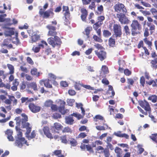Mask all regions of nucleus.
Here are the masks:
<instances>
[{"label":"nucleus","instance_id":"obj_9","mask_svg":"<svg viewBox=\"0 0 157 157\" xmlns=\"http://www.w3.org/2000/svg\"><path fill=\"white\" fill-rule=\"evenodd\" d=\"M115 11L118 13H120L121 12L123 13H125L126 11V10L124 8V5L121 3H118L116 4L114 6Z\"/></svg>","mask_w":157,"mask_h":157},{"label":"nucleus","instance_id":"obj_34","mask_svg":"<svg viewBox=\"0 0 157 157\" xmlns=\"http://www.w3.org/2000/svg\"><path fill=\"white\" fill-rule=\"evenodd\" d=\"M144 42L146 44H147L148 45L149 49L151 50V46L152 45V42L151 41L148 40H147V38H146L144 39Z\"/></svg>","mask_w":157,"mask_h":157},{"label":"nucleus","instance_id":"obj_58","mask_svg":"<svg viewBox=\"0 0 157 157\" xmlns=\"http://www.w3.org/2000/svg\"><path fill=\"white\" fill-rule=\"evenodd\" d=\"M106 147L107 148H108V149L109 148H110L111 150H113L114 149V147L113 145L110 143H108L107 144Z\"/></svg>","mask_w":157,"mask_h":157},{"label":"nucleus","instance_id":"obj_41","mask_svg":"<svg viewBox=\"0 0 157 157\" xmlns=\"http://www.w3.org/2000/svg\"><path fill=\"white\" fill-rule=\"evenodd\" d=\"M17 132V138H23L22 137V132L21 131V130L19 128H17V129H16Z\"/></svg>","mask_w":157,"mask_h":157},{"label":"nucleus","instance_id":"obj_61","mask_svg":"<svg viewBox=\"0 0 157 157\" xmlns=\"http://www.w3.org/2000/svg\"><path fill=\"white\" fill-rule=\"evenodd\" d=\"M151 12L152 14L154 16L156 15L157 14V10L154 8H152L151 10Z\"/></svg>","mask_w":157,"mask_h":157},{"label":"nucleus","instance_id":"obj_29","mask_svg":"<svg viewBox=\"0 0 157 157\" xmlns=\"http://www.w3.org/2000/svg\"><path fill=\"white\" fill-rule=\"evenodd\" d=\"M62 132L63 133H72V130L70 128L67 126L64 128Z\"/></svg>","mask_w":157,"mask_h":157},{"label":"nucleus","instance_id":"obj_19","mask_svg":"<svg viewBox=\"0 0 157 157\" xmlns=\"http://www.w3.org/2000/svg\"><path fill=\"white\" fill-rule=\"evenodd\" d=\"M43 131L44 134L48 138L52 139L53 137L52 134L50 133L49 128L48 127H44L43 128Z\"/></svg>","mask_w":157,"mask_h":157},{"label":"nucleus","instance_id":"obj_3","mask_svg":"<svg viewBox=\"0 0 157 157\" xmlns=\"http://www.w3.org/2000/svg\"><path fill=\"white\" fill-rule=\"evenodd\" d=\"M53 11V10L52 9H50L45 12H44L43 9H41L40 10L39 13L44 18H47L49 17H53L54 15Z\"/></svg>","mask_w":157,"mask_h":157},{"label":"nucleus","instance_id":"obj_24","mask_svg":"<svg viewBox=\"0 0 157 157\" xmlns=\"http://www.w3.org/2000/svg\"><path fill=\"white\" fill-rule=\"evenodd\" d=\"M29 133L28 134L26 132V136L29 140H30L31 139L34 138L36 136V132L35 131H33L31 133L30 136L29 135Z\"/></svg>","mask_w":157,"mask_h":157},{"label":"nucleus","instance_id":"obj_21","mask_svg":"<svg viewBox=\"0 0 157 157\" xmlns=\"http://www.w3.org/2000/svg\"><path fill=\"white\" fill-rule=\"evenodd\" d=\"M28 86L29 88H31L33 89L34 91L38 90V88L37 84L35 82H32L29 83L28 85Z\"/></svg>","mask_w":157,"mask_h":157},{"label":"nucleus","instance_id":"obj_13","mask_svg":"<svg viewBox=\"0 0 157 157\" xmlns=\"http://www.w3.org/2000/svg\"><path fill=\"white\" fill-rule=\"evenodd\" d=\"M104 150L103 151L105 157H109L110 154L109 150L108 148H104L101 146H98L96 148V150L99 151L100 150Z\"/></svg>","mask_w":157,"mask_h":157},{"label":"nucleus","instance_id":"obj_31","mask_svg":"<svg viewBox=\"0 0 157 157\" xmlns=\"http://www.w3.org/2000/svg\"><path fill=\"white\" fill-rule=\"evenodd\" d=\"M148 99L150 100L153 103H155L157 101V96L155 95H152L148 98Z\"/></svg>","mask_w":157,"mask_h":157},{"label":"nucleus","instance_id":"obj_53","mask_svg":"<svg viewBox=\"0 0 157 157\" xmlns=\"http://www.w3.org/2000/svg\"><path fill=\"white\" fill-rule=\"evenodd\" d=\"M40 47L36 46V47H33V51L35 53H37L40 50Z\"/></svg>","mask_w":157,"mask_h":157},{"label":"nucleus","instance_id":"obj_16","mask_svg":"<svg viewBox=\"0 0 157 157\" xmlns=\"http://www.w3.org/2000/svg\"><path fill=\"white\" fill-rule=\"evenodd\" d=\"M113 135L120 137L125 138L128 139L129 138V136L125 133H122L121 131H118L117 132H114Z\"/></svg>","mask_w":157,"mask_h":157},{"label":"nucleus","instance_id":"obj_14","mask_svg":"<svg viewBox=\"0 0 157 157\" xmlns=\"http://www.w3.org/2000/svg\"><path fill=\"white\" fill-rule=\"evenodd\" d=\"M29 107L31 111L33 113L38 112L40 109V107L36 106L33 103L29 104Z\"/></svg>","mask_w":157,"mask_h":157},{"label":"nucleus","instance_id":"obj_4","mask_svg":"<svg viewBox=\"0 0 157 157\" xmlns=\"http://www.w3.org/2000/svg\"><path fill=\"white\" fill-rule=\"evenodd\" d=\"M47 41L48 44L52 45L53 47L57 45H60L61 43V39L58 36H54V38H49Z\"/></svg>","mask_w":157,"mask_h":157},{"label":"nucleus","instance_id":"obj_46","mask_svg":"<svg viewBox=\"0 0 157 157\" xmlns=\"http://www.w3.org/2000/svg\"><path fill=\"white\" fill-rule=\"evenodd\" d=\"M109 44L110 46L113 47L115 44V41L114 39L112 38H110L109 40Z\"/></svg>","mask_w":157,"mask_h":157},{"label":"nucleus","instance_id":"obj_15","mask_svg":"<svg viewBox=\"0 0 157 157\" xmlns=\"http://www.w3.org/2000/svg\"><path fill=\"white\" fill-rule=\"evenodd\" d=\"M62 128L63 126L60 124L55 123L52 128V131L58 133V131L61 129Z\"/></svg>","mask_w":157,"mask_h":157},{"label":"nucleus","instance_id":"obj_23","mask_svg":"<svg viewBox=\"0 0 157 157\" xmlns=\"http://www.w3.org/2000/svg\"><path fill=\"white\" fill-rule=\"evenodd\" d=\"M39 38L40 37L38 35H33L31 36V40H29V42L31 43L36 42V41L38 40Z\"/></svg>","mask_w":157,"mask_h":157},{"label":"nucleus","instance_id":"obj_10","mask_svg":"<svg viewBox=\"0 0 157 157\" xmlns=\"http://www.w3.org/2000/svg\"><path fill=\"white\" fill-rule=\"evenodd\" d=\"M139 102L140 105L145 110L148 112L151 111V108L149 103L147 101L144 100L139 101Z\"/></svg>","mask_w":157,"mask_h":157},{"label":"nucleus","instance_id":"obj_42","mask_svg":"<svg viewBox=\"0 0 157 157\" xmlns=\"http://www.w3.org/2000/svg\"><path fill=\"white\" fill-rule=\"evenodd\" d=\"M59 111L63 114L66 113V111L64 109V106H60L58 108Z\"/></svg>","mask_w":157,"mask_h":157},{"label":"nucleus","instance_id":"obj_47","mask_svg":"<svg viewBox=\"0 0 157 157\" xmlns=\"http://www.w3.org/2000/svg\"><path fill=\"white\" fill-rule=\"evenodd\" d=\"M62 142L65 144H67L68 141L67 140L66 136H63L61 137Z\"/></svg>","mask_w":157,"mask_h":157},{"label":"nucleus","instance_id":"obj_25","mask_svg":"<svg viewBox=\"0 0 157 157\" xmlns=\"http://www.w3.org/2000/svg\"><path fill=\"white\" fill-rule=\"evenodd\" d=\"M7 66L10 70L9 73L10 74L12 75L14 73V67L12 65L8 64H7Z\"/></svg>","mask_w":157,"mask_h":157},{"label":"nucleus","instance_id":"obj_54","mask_svg":"<svg viewBox=\"0 0 157 157\" xmlns=\"http://www.w3.org/2000/svg\"><path fill=\"white\" fill-rule=\"evenodd\" d=\"M81 86L84 88L88 89L91 90H94V87H92L89 85H82Z\"/></svg>","mask_w":157,"mask_h":157},{"label":"nucleus","instance_id":"obj_5","mask_svg":"<svg viewBox=\"0 0 157 157\" xmlns=\"http://www.w3.org/2000/svg\"><path fill=\"white\" fill-rule=\"evenodd\" d=\"M114 35L116 37H121L122 34L121 28L120 25L115 24L113 26Z\"/></svg>","mask_w":157,"mask_h":157},{"label":"nucleus","instance_id":"obj_55","mask_svg":"<svg viewBox=\"0 0 157 157\" xmlns=\"http://www.w3.org/2000/svg\"><path fill=\"white\" fill-rule=\"evenodd\" d=\"M71 115L72 116H74L76 117H77L79 119H80L82 117V116L80 114L76 113H73L71 114Z\"/></svg>","mask_w":157,"mask_h":157},{"label":"nucleus","instance_id":"obj_45","mask_svg":"<svg viewBox=\"0 0 157 157\" xmlns=\"http://www.w3.org/2000/svg\"><path fill=\"white\" fill-rule=\"evenodd\" d=\"M101 69L105 74H107L109 73L108 67L105 66H103Z\"/></svg>","mask_w":157,"mask_h":157},{"label":"nucleus","instance_id":"obj_48","mask_svg":"<svg viewBox=\"0 0 157 157\" xmlns=\"http://www.w3.org/2000/svg\"><path fill=\"white\" fill-rule=\"evenodd\" d=\"M52 102L50 100L47 101L44 103V105L47 107L51 106L52 104Z\"/></svg>","mask_w":157,"mask_h":157},{"label":"nucleus","instance_id":"obj_64","mask_svg":"<svg viewBox=\"0 0 157 157\" xmlns=\"http://www.w3.org/2000/svg\"><path fill=\"white\" fill-rule=\"evenodd\" d=\"M93 50V49L92 48H89L86 51L85 54L87 55H89L91 53Z\"/></svg>","mask_w":157,"mask_h":157},{"label":"nucleus","instance_id":"obj_6","mask_svg":"<svg viewBox=\"0 0 157 157\" xmlns=\"http://www.w3.org/2000/svg\"><path fill=\"white\" fill-rule=\"evenodd\" d=\"M25 144L27 146H29L26 140H25L24 138H16L15 145L17 147L21 148L22 147L23 144Z\"/></svg>","mask_w":157,"mask_h":157},{"label":"nucleus","instance_id":"obj_51","mask_svg":"<svg viewBox=\"0 0 157 157\" xmlns=\"http://www.w3.org/2000/svg\"><path fill=\"white\" fill-rule=\"evenodd\" d=\"M140 11L145 16L150 15L151 14L149 12L147 11H143L142 10H140Z\"/></svg>","mask_w":157,"mask_h":157},{"label":"nucleus","instance_id":"obj_59","mask_svg":"<svg viewBox=\"0 0 157 157\" xmlns=\"http://www.w3.org/2000/svg\"><path fill=\"white\" fill-rule=\"evenodd\" d=\"M26 60L27 62L30 64L33 65L34 63L32 59L29 57H28L27 58Z\"/></svg>","mask_w":157,"mask_h":157},{"label":"nucleus","instance_id":"obj_12","mask_svg":"<svg viewBox=\"0 0 157 157\" xmlns=\"http://www.w3.org/2000/svg\"><path fill=\"white\" fill-rule=\"evenodd\" d=\"M3 28L4 29V34L6 36H11L14 34V32L12 29L6 26H4Z\"/></svg>","mask_w":157,"mask_h":157},{"label":"nucleus","instance_id":"obj_57","mask_svg":"<svg viewBox=\"0 0 157 157\" xmlns=\"http://www.w3.org/2000/svg\"><path fill=\"white\" fill-rule=\"evenodd\" d=\"M53 117L54 118L56 119L57 118H60L61 117V116L60 114L56 113L53 114Z\"/></svg>","mask_w":157,"mask_h":157},{"label":"nucleus","instance_id":"obj_43","mask_svg":"<svg viewBox=\"0 0 157 157\" xmlns=\"http://www.w3.org/2000/svg\"><path fill=\"white\" fill-rule=\"evenodd\" d=\"M124 30L127 35H130V32L128 26L126 25L124 28Z\"/></svg>","mask_w":157,"mask_h":157},{"label":"nucleus","instance_id":"obj_11","mask_svg":"<svg viewBox=\"0 0 157 157\" xmlns=\"http://www.w3.org/2000/svg\"><path fill=\"white\" fill-rule=\"evenodd\" d=\"M96 54L101 61H102L105 59L106 57V52L102 50L99 51H95Z\"/></svg>","mask_w":157,"mask_h":157},{"label":"nucleus","instance_id":"obj_17","mask_svg":"<svg viewBox=\"0 0 157 157\" xmlns=\"http://www.w3.org/2000/svg\"><path fill=\"white\" fill-rule=\"evenodd\" d=\"M81 12L82 13L81 16V19L82 21H85L88 14L87 11L86 9H82L81 10Z\"/></svg>","mask_w":157,"mask_h":157},{"label":"nucleus","instance_id":"obj_36","mask_svg":"<svg viewBox=\"0 0 157 157\" xmlns=\"http://www.w3.org/2000/svg\"><path fill=\"white\" fill-rule=\"evenodd\" d=\"M8 97L9 99L11 100V101H13V103L14 105H16L17 101V100L15 98L14 96H13L8 95Z\"/></svg>","mask_w":157,"mask_h":157},{"label":"nucleus","instance_id":"obj_2","mask_svg":"<svg viewBox=\"0 0 157 157\" xmlns=\"http://www.w3.org/2000/svg\"><path fill=\"white\" fill-rule=\"evenodd\" d=\"M132 29V34L133 36H135L138 33L136 31L137 29L140 30L141 29V27L140 25L137 20H134L131 24Z\"/></svg>","mask_w":157,"mask_h":157},{"label":"nucleus","instance_id":"obj_1","mask_svg":"<svg viewBox=\"0 0 157 157\" xmlns=\"http://www.w3.org/2000/svg\"><path fill=\"white\" fill-rule=\"evenodd\" d=\"M21 116L23 117L22 119L21 123L23 128L26 129V133L28 134L30 133L31 131V126L29 123L28 122H26L28 121L27 116L24 113L21 114Z\"/></svg>","mask_w":157,"mask_h":157},{"label":"nucleus","instance_id":"obj_22","mask_svg":"<svg viewBox=\"0 0 157 157\" xmlns=\"http://www.w3.org/2000/svg\"><path fill=\"white\" fill-rule=\"evenodd\" d=\"M74 121V120L71 117L69 116L65 118V122L67 124L71 125L73 124Z\"/></svg>","mask_w":157,"mask_h":157},{"label":"nucleus","instance_id":"obj_40","mask_svg":"<svg viewBox=\"0 0 157 157\" xmlns=\"http://www.w3.org/2000/svg\"><path fill=\"white\" fill-rule=\"evenodd\" d=\"M93 38L96 41L101 43L102 42V40L99 37H98L96 35H94L93 36Z\"/></svg>","mask_w":157,"mask_h":157},{"label":"nucleus","instance_id":"obj_60","mask_svg":"<svg viewBox=\"0 0 157 157\" xmlns=\"http://www.w3.org/2000/svg\"><path fill=\"white\" fill-rule=\"evenodd\" d=\"M86 136V135L84 132L81 133L78 136L79 138H83Z\"/></svg>","mask_w":157,"mask_h":157},{"label":"nucleus","instance_id":"obj_44","mask_svg":"<svg viewBox=\"0 0 157 157\" xmlns=\"http://www.w3.org/2000/svg\"><path fill=\"white\" fill-rule=\"evenodd\" d=\"M110 32L107 30H104L103 32V35L105 37H108L111 35Z\"/></svg>","mask_w":157,"mask_h":157},{"label":"nucleus","instance_id":"obj_52","mask_svg":"<svg viewBox=\"0 0 157 157\" xmlns=\"http://www.w3.org/2000/svg\"><path fill=\"white\" fill-rule=\"evenodd\" d=\"M145 78L144 76H142L140 78V83L143 86H144L145 84Z\"/></svg>","mask_w":157,"mask_h":157},{"label":"nucleus","instance_id":"obj_49","mask_svg":"<svg viewBox=\"0 0 157 157\" xmlns=\"http://www.w3.org/2000/svg\"><path fill=\"white\" fill-rule=\"evenodd\" d=\"M109 89H108V91L109 93V91H111L112 95L113 96L115 95V92L113 90V87L111 85H109L108 86Z\"/></svg>","mask_w":157,"mask_h":157},{"label":"nucleus","instance_id":"obj_38","mask_svg":"<svg viewBox=\"0 0 157 157\" xmlns=\"http://www.w3.org/2000/svg\"><path fill=\"white\" fill-rule=\"evenodd\" d=\"M50 80L49 79H48L45 80L44 83V86L48 88H51L52 87V86L49 83V81Z\"/></svg>","mask_w":157,"mask_h":157},{"label":"nucleus","instance_id":"obj_50","mask_svg":"<svg viewBox=\"0 0 157 157\" xmlns=\"http://www.w3.org/2000/svg\"><path fill=\"white\" fill-rule=\"evenodd\" d=\"M67 103L70 106H72L73 103L75 102V100L73 99H68L67 100Z\"/></svg>","mask_w":157,"mask_h":157},{"label":"nucleus","instance_id":"obj_18","mask_svg":"<svg viewBox=\"0 0 157 157\" xmlns=\"http://www.w3.org/2000/svg\"><path fill=\"white\" fill-rule=\"evenodd\" d=\"M30 73L32 75L35 76L36 77H38L42 74V73L38 72L37 69L35 68H33L31 69Z\"/></svg>","mask_w":157,"mask_h":157},{"label":"nucleus","instance_id":"obj_26","mask_svg":"<svg viewBox=\"0 0 157 157\" xmlns=\"http://www.w3.org/2000/svg\"><path fill=\"white\" fill-rule=\"evenodd\" d=\"M92 30V28L91 27H88L86 28L85 30L84 34L86 35L87 36V38L89 37V34L90 33V32Z\"/></svg>","mask_w":157,"mask_h":157},{"label":"nucleus","instance_id":"obj_27","mask_svg":"<svg viewBox=\"0 0 157 157\" xmlns=\"http://www.w3.org/2000/svg\"><path fill=\"white\" fill-rule=\"evenodd\" d=\"M17 33L16 35V37L13 38L12 40L13 43L17 45L20 44V41L17 38Z\"/></svg>","mask_w":157,"mask_h":157},{"label":"nucleus","instance_id":"obj_33","mask_svg":"<svg viewBox=\"0 0 157 157\" xmlns=\"http://www.w3.org/2000/svg\"><path fill=\"white\" fill-rule=\"evenodd\" d=\"M9 43V40L8 39H5L3 43L1 44V46L2 47H6Z\"/></svg>","mask_w":157,"mask_h":157},{"label":"nucleus","instance_id":"obj_32","mask_svg":"<svg viewBox=\"0 0 157 157\" xmlns=\"http://www.w3.org/2000/svg\"><path fill=\"white\" fill-rule=\"evenodd\" d=\"M102 24V22H101V21H98L93 25V28L95 30H97Z\"/></svg>","mask_w":157,"mask_h":157},{"label":"nucleus","instance_id":"obj_63","mask_svg":"<svg viewBox=\"0 0 157 157\" xmlns=\"http://www.w3.org/2000/svg\"><path fill=\"white\" fill-rule=\"evenodd\" d=\"M95 7V3L94 2H92L91 4L89 6V8L92 10Z\"/></svg>","mask_w":157,"mask_h":157},{"label":"nucleus","instance_id":"obj_56","mask_svg":"<svg viewBox=\"0 0 157 157\" xmlns=\"http://www.w3.org/2000/svg\"><path fill=\"white\" fill-rule=\"evenodd\" d=\"M96 128L99 130H105V128H104V126H101L98 125L96 127Z\"/></svg>","mask_w":157,"mask_h":157},{"label":"nucleus","instance_id":"obj_20","mask_svg":"<svg viewBox=\"0 0 157 157\" xmlns=\"http://www.w3.org/2000/svg\"><path fill=\"white\" fill-rule=\"evenodd\" d=\"M115 152L116 154L117 157H122L123 151L122 149L118 147H116L114 149Z\"/></svg>","mask_w":157,"mask_h":157},{"label":"nucleus","instance_id":"obj_8","mask_svg":"<svg viewBox=\"0 0 157 157\" xmlns=\"http://www.w3.org/2000/svg\"><path fill=\"white\" fill-rule=\"evenodd\" d=\"M117 17L119 19V21L122 24H128L129 22V20L128 18L122 14H117Z\"/></svg>","mask_w":157,"mask_h":157},{"label":"nucleus","instance_id":"obj_28","mask_svg":"<svg viewBox=\"0 0 157 157\" xmlns=\"http://www.w3.org/2000/svg\"><path fill=\"white\" fill-rule=\"evenodd\" d=\"M15 120L16 121V124L17 126H16V129H17L18 128V127L20 125L21 122V118L20 117H17L15 118Z\"/></svg>","mask_w":157,"mask_h":157},{"label":"nucleus","instance_id":"obj_39","mask_svg":"<svg viewBox=\"0 0 157 157\" xmlns=\"http://www.w3.org/2000/svg\"><path fill=\"white\" fill-rule=\"evenodd\" d=\"M48 78L50 80H55L56 78V76L54 75L51 73L48 74Z\"/></svg>","mask_w":157,"mask_h":157},{"label":"nucleus","instance_id":"obj_7","mask_svg":"<svg viewBox=\"0 0 157 157\" xmlns=\"http://www.w3.org/2000/svg\"><path fill=\"white\" fill-rule=\"evenodd\" d=\"M46 27L49 30L48 34V36H57L56 35L57 34V33L56 31V28L55 27L51 25H48L46 26Z\"/></svg>","mask_w":157,"mask_h":157},{"label":"nucleus","instance_id":"obj_35","mask_svg":"<svg viewBox=\"0 0 157 157\" xmlns=\"http://www.w3.org/2000/svg\"><path fill=\"white\" fill-rule=\"evenodd\" d=\"M69 141L70 142V144L72 146H76L77 144L76 141L74 139L71 138Z\"/></svg>","mask_w":157,"mask_h":157},{"label":"nucleus","instance_id":"obj_62","mask_svg":"<svg viewBox=\"0 0 157 157\" xmlns=\"http://www.w3.org/2000/svg\"><path fill=\"white\" fill-rule=\"evenodd\" d=\"M13 131L11 130H7L6 132V134L7 135V136L12 135Z\"/></svg>","mask_w":157,"mask_h":157},{"label":"nucleus","instance_id":"obj_30","mask_svg":"<svg viewBox=\"0 0 157 157\" xmlns=\"http://www.w3.org/2000/svg\"><path fill=\"white\" fill-rule=\"evenodd\" d=\"M147 25L149 27V30L151 31V34H152L153 32V31L155 30V25L148 23H147Z\"/></svg>","mask_w":157,"mask_h":157},{"label":"nucleus","instance_id":"obj_37","mask_svg":"<svg viewBox=\"0 0 157 157\" xmlns=\"http://www.w3.org/2000/svg\"><path fill=\"white\" fill-rule=\"evenodd\" d=\"M94 119L95 121H97L98 120H103L104 119L103 117L100 115H96Z\"/></svg>","mask_w":157,"mask_h":157}]
</instances>
